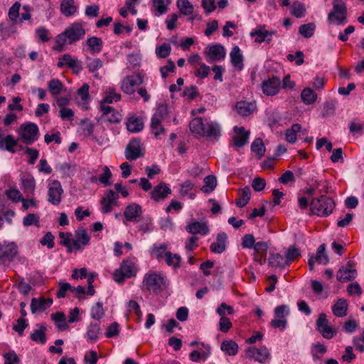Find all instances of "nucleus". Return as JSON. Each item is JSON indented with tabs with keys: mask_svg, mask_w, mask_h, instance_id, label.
I'll return each instance as SVG.
<instances>
[{
	"mask_svg": "<svg viewBox=\"0 0 364 364\" xmlns=\"http://www.w3.org/2000/svg\"><path fill=\"white\" fill-rule=\"evenodd\" d=\"M86 31L83 25L81 23L75 22L55 37L53 49L58 52H61L65 50L67 44L71 45L82 39Z\"/></svg>",
	"mask_w": 364,
	"mask_h": 364,
	"instance_id": "obj_1",
	"label": "nucleus"
},
{
	"mask_svg": "<svg viewBox=\"0 0 364 364\" xmlns=\"http://www.w3.org/2000/svg\"><path fill=\"white\" fill-rule=\"evenodd\" d=\"M192 133L203 136H207L211 139H218L220 135V129L218 124L213 122H208L204 124L200 117L194 118L189 124Z\"/></svg>",
	"mask_w": 364,
	"mask_h": 364,
	"instance_id": "obj_2",
	"label": "nucleus"
},
{
	"mask_svg": "<svg viewBox=\"0 0 364 364\" xmlns=\"http://www.w3.org/2000/svg\"><path fill=\"white\" fill-rule=\"evenodd\" d=\"M310 205L312 213L318 216H328L335 207L333 200L325 196L312 200Z\"/></svg>",
	"mask_w": 364,
	"mask_h": 364,
	"instance_id": "obj_3",
	"label": "nucleus"
},
{
	"mask_svg": "<svg viewBox=\"0 0 364 364\" xmlns=\"http://www.w3.org/2000/svg\"><path fill=\"white\" fill-rule=\"evenodd\" d=\"M346 14L347 9L345 3L342 0H334L333 9L328 15V20L331 23L343 24L346 21Z\"/></svg>",
	"mask_w": 364,
	"mask_h": 364,
	"instance_id": "obj_4",
	"label": "nucleus"
},
{
	"mask_svg": "<svg viewBox=\"0 0 364 364\" xmlns=\"http://www.w3.org/2000/svg\"><path fill=\"white\" fill-rule=\"evenodd\" d=\"M137 268L134 263L131 260H124L120 267L116 269L114 272V279L118 282L121 283L124 281V278H130L136 274Z\"/></svg>",
	"mask_w": 364,
	"mask_h": 364,
	"instance_id": "obj_5",
	"label": "nucleus"
},
{
	"mask_svg": "<svg viewBox=\"0 0 364 364\" xmlns=\"http://www.w3.org/2000/svg\"><path fill=\"white\" fill-rule=\"evenodd\" d=\"M316 325L317 331L326 339H331L337 334V328L329 325L326 315L324 313L318 315Z\"/></svg>",
	"mask_w": 364,
	"mask_h": 364,
	"instance_id": "obj_6",
	"label": "nucleus"
},
{
	"mask_svg": "<svg viewBox=\"0 0 364 364\" xmlns=\"http://www.w3.org/2000/svg\"><path fill=\"white\" fill-rule=\"evenodd\" d=\"M245 356L248 359L262 363L270 359L271 354L266 346L250 347L245 350Z\"/></svg>",
	"mask_w": 364,
	"mask_h": 364,
	"instance_id": "obj_7",
	"label": "nucleus"
},
{
	"mask_svg": "<svg viewBox=\"0 0 364 364\" xmlns=\"http://www.w3.org/2000/svg\"><path fill=\"white\" fill-rule=\"evenodd\" d=\"M38 128L34 123H26L20 127L21 136L26 144H31L38 138Z\"/></svg>",
	"mask_w": 364,
	"mask_h": 364,
	"instance_id": "obj_8",
	"label": "nucleus"
},
{
	"mask_svg": "<svg viewBox=\"0 0 364 364\" xmlns=\"http://www.w3.org/2000/svg\"><path fill=\"white\" fill-rule=\"evenodd\" d=\"M125 157L129 161H134L144 156V153L139 139H133L125 149Z\"/></svg>",
	"mask_w": 364,
	"mask_h": 364,
	"instance_id": "obj_9",
	"label": "nucleus"
},
{
	"mask_svg": "<svg viewBox=\"0 0 364 364\" xmlns=\"http://www.w3.org/2000/svg\"><path fill=\"white\" fill-rule=\"evenodd\" d=\"M18 247L14 242L0 244V264L10 262L16 256Z\"/></svg>",
	"mask_w": 364,
	"mask_h": 364,
	"instance_id": "obj_10",
	"label": "nucleus"
},
{
	"mask_svg": "<svg viewBox=\"0 0 364 364\" xmlns=\"http://www.w3.org/2000/svg\"><path fill=\"white\" fill-rule=\"evenodd\" d=\"M358 275L357 270L352 262H348L345 266H342L336 274L337 279L341 282H346L353 280Z\"/></svg>",
	"mask_w": 364,
	"mask_h": 364,
	"instance_id": "obj_11",
	"label": "nucleus"
},
{
	"mask_svg": "<svg viewBox=\"0 0 364 364\" xmlns=\"http://www.w3.org/2000/svg\"><path fill=\"white\" fill-rule=\"evenodd\" d=\"M227 309V314L231 315L234 313V309L231 306L228 305L225 303H222L217 309L216 312L220 316L219 322V328L222 332H228L232 327V323L230 319L225 317V313L223 309Z\"/></svg>",
	"mask_w": 364,
	"mask_h": 364,
	"instance_id": "obj_12",
	"label": "nucleus"
},
{
	"mask_svg": "<svg viewBox=\"0 0 364 364\" xmlns=\"http://www.w3.org/2000/svg\"><path fill=\"white\" fill-rule=\"evenodd\" d=\"M143 83V78L139 74H134L125 77L121 85L122 90L129 95L135 92V87Z\"/></svg>",
	"mask_w": 364,
	"mask_h": 364,
	"instance_id": "obj_13",
	"label": "nucleus"
},
{
	"mask_svg": "<svg viewBox=\"0 0 364 364\" xmlns=\"http://www.w3.org/2000/svg\"><path fill=\"white\" fill-rule=\"evenodd\" d=\"M143 282L147 289L156 291L164 284V278L154 272L148 273L145 274Z\"/></svg>",
	"mask_w": 364,
	"mask_h": 364,
	"instance_id": "obj_14",
	"label": "nucleus"
},
{
	"mask_svg": "<svg viewBox=\"0 0 364 364\" xmlns=\"http://www.w3.org/2000/svg\"><path fill=\"white\" fill-rule=\"evenodd\" d=\"M118 198V194L112 190H109L106 192L100 200L102 212L103 213H108L111 212L112 210V205L117 203Z\"/></svg>",
	"mask_w": 364,
	"mask_h": 364,
	"instance_id": "obj_15",
	"label": "nucleus"
},
{
	"mask_svg": "<svg viewBox=\"0 0 364 364\" xmlns=\"http://www.w3.org/2000/svg\"><path fill=\"white\" fill-rule=\"evenodd\" d=\"M281 82L279 77H273L265 80L262 83V90L267 96H273L278 93Z\"/></svg>",
	"mask_w": 364,
	"mask_h": 364,
	"instance_id": "obj_16",
	"label": "nucleus"
},
{
	"mask_svg": "<svg viewBox=\"0 0 364 364\" xmlns=\"http://www.w3.org/2000/svg\"><path fill=\"white\" fill-rule=\"evenodd\" d=\"M63 191L59 181H53L48 187V201L53 205H58L61 201Z\"/></svg>",
	"mask_w": 364,
	"mask_h": 364,
	"instance_id": "obj_17",
	"label": "nucleus"
},
{
	"mask_svg": "<svg viewBox=\"0 0 364 364\" xmlns=\"http://www.w3.org/2000/svg\"><path fill=\"white\" fill-rule=\"evenodd\" d=\"M235 108L241 117H248L257 110V105L255 102L241 100L235 104Z\"/></svg>",
	"mask_w": 364,
	"mask_h": 364,
	"instance_id": "obj_18",
	"label": "nucleus"
},
{
	"mask_svg": "<svg viewBox=\"0 0 364 364\" xmlns=\"http://www.w3.org/2000/svg\"><path fill=\"white\" fill-rule=\"evenodd\" d=\"M101 110L102 112L103 119L105 122L109 123H118L122 119V115L119 112L114 110L110 106L100 105Z\"/></svg>",
	"mask_w": 364,
	"mask_h": 364,
	"instance_id": "obj_19",
	"label": "nucleus"
},
{
	"mask_svg": "<svg viewBox=\"0 0 364 364\" xmlns=\"http://www.w3.org/2000/svg\"><path fill=\"white\" fill-rule=\"evenodd\" d=\"M92 140L100 146L105 145L109 142V137L107 129L102 123H98L96 125Z\"/></svg>",
	"mask_w": 364,
	"mask_h": 364,
	"instance_id": "obj_20",
	"label": "nucleus"
},
{
	"mask_svg": "<svg viewBox=\"0 0 364 364\" xmlns=\"http://www.w3.org/2000/svg\"><path fill=\"white\" fill-rule=\"evenodd\" d=\"M171 193V190L164 182L159 183L151 192V198L158 202L160 200L165 199L168 195Z\"/></svg>",
	"mask_w": 364,
	"mask_h": 364,
	"instance_id": "obj_21",
	"label": "nucleus"
},
{
	"mask_svg": "<svg viewBox=\"0 0 364 364\" xmlns=\"http://www.w3.org/2000/svg\"><path fill=\"white\" fill-rule=\"evenodd\" d=\"M325 245H321L317 250L316 255L315 257H311L309 259V266L311 271L314 269V264L315 262L323 265L328 264V258L327 255L325 253Z\"/></svg>",
	"mask_w": 364,
	"mask_h": 364,
	"instance_id": "obj_22",
	"label": "nucleus"
},
{
	"mask_svg": "<svg viewBox=\"0 0 364 364\" xmlns=\"http://www.w3.org/2000/svg\"><path fill=\"white\" fill-rule=\"evenodd\" d=\"M90 241L88 236L85 229H79L75 232V237L73 239V247L74 250H80L85 245H87Z\"/></svg>",
	"mask_w": 364,
	"mask_h": 364,
	"instance_id": "obj_23",
	"label": "nucleus"
},
{
	"mask_svg": "<svg viewBox=\"0 0 364 364\" xmlns=\"http://www.w3.org/2000/svg\"><path fill=\"white\" fill-rule=\"evenodd\" d=\"M85 46L86 47L85 50L89 52L91 54H97L100 53L102 50L103 41L102 40L96 36H92L88 38L85 43Z\"/></svg>",
	"mask_w": 364,
	"mask_h": 364,
	"instance_id": "obj_24",
	"label": "nucleus"
},
{
	"mask_svg": "<svg viewBox=\"0 0 364 364\" xmlns=\"http://www.w3.org/2000/svg\"><path fill=\"white\" fill-rule=\"evenodd\" d=\"M235 136H233L234 146L237 147H242L247 143L250 132H246L243 127H234Z\"/></svg>",
	"mask_w": 364,
	"mask_h": 364,
	"instance_id": "obj_25",
	"label": "nucleus"
},
{
	"mask_svg": "<svg viewBox=\"0 0 364 364\" xmlns=\"http://www.w3.org/2000/svg\"><path fill=\"white\" fill-rule=\"evenodd\" d=\"M141 213V207L136 203H132L125 208L124 216L127 220L137 221Z\"/></svg>",
	"mask_w": 364,
	"mask_h": 364,
	"instance_id": "obj_26",
	"label": "nucleus"
},
{
	"mask_svg": "<svg viewBox=\"0 0 364 364\" xmlns=\"http://www.w3.org/2000/svg\"><path fill=\"white\" fill-rule=\"evenodd\" d=\"M53 303L51 299H32L31 303V310L33 314H35L38 311H44L48 309Z\"/></svg>",
	"mask_w": 364,
	"mask_h": 364,
	"instance_id": "obj_27",
	"label": "nucleus"
},
{
	"mask_svg": "<svg viewBox=\"0 0 364 364\" xmlns=\"http://www.w3.org/2000/svg\"><path fill=\"white\" fill-rule=\"evenodd\" d=\"M275 33L274 31H268L263 28H260L258 30L251 32L250 35L252 37H255V41L257 43L262 42H270L272 36Z\"/></svg>",
	"mask_w": 364,
	"mask_h": 364,
	"instance_id": "obj_28",
	"label": "nucleus"
},
{
	"mask_svg": "<svg viewBox=\"0 0 364 364\" xmlns=\"http://www.w3.org/2000/svg\"><path fill=\"white\" fill-rule=\"evenodd\" d=\"M186 230L193 235L200 234L206 235L208 231V227L206 223L193 222L186 226Z\"/></svg>",
	"mask_w": 364,
	"mask_h": 364,
	"instance_id": "obj_29",
	"label": "nucleus"
},
{
	"mask_svg": "<svg viewBox=\"0 0 364 364\" xmlns=\"http://www.w3.org/2000/svg\"><path fill=\"white\" fill-rule=\"evenodd\" d=\"M208 54L212 60H220L225 57V50L221 45H213L208 48Z\"/></svg>",
	"mask_w": 364,
	"mask_h": 364,
	"instance_id": "obj_30",
	"label": "nucleus"
},
{
	"mask_svg": "<svg viewBox=\"0 0 364 364\" xmlns=\"http://www.w3.org/2000/svg\"><path fill=\"white\" fill-rule=\"evenodd\" d=\"M348 304L344 299H339L332 306L333 314L337 317H343L347 315Z\"/></svg>",
	"mask_w": 364,
	"mask_h": 364,
	"instance_id": "obj_31",
	"label": "nucleus"
},
{
	"mask_svg": "<svg viewBox=\"0 0 364 364\" xmlns=\"http://www.w3.org/2000/svg\"><path fill=\"white\" fill-rule=\"evenodd\" d=\"M297 133H302V135H305L307 131L306 129L302 130L299 124H294L290 129L286 131V140L289 143H294L296 140Z\"/></svg>",
	"mask_w": 364,
	"mask_h": 364,
	"instance_id": "obj_32",
	"label": "nucleus"
},
{
	"mask_svg": "<svg viewBox=\"0 0 364 364\" xmlns=\"http://www.w3.org/2000/svg\"><path fill=\"white\" fill-rule=\"evenodd\" d=\"M227 235L224 232L219 233L217 236L216 241L210 245V250L215 253L220 254L225 250V242Z\"/></svg>",
	"mask_w": 364,
	"mask_h": 364,
	"instance_id": "obj_33",
	"label": "nucleus"
},
{
	"mask_svg": "<svg viewBox=\"0 0 364 364\" xmlns=\"http://www.w3.org/2000/svg\"><path fill=\"white\" fill-rule=\"evenodd\" d=\"M251 190L248 186L241 188L238 191V198L236 200L235 203L237 206L242 208L245 206L250 200Z\"/></svg>",
	"mask_w": 364,
	"mask_h": 364,
	"instance_id": "obj_34",
	"label": "nucleus"
},
{
	"mask_svg": "<svg viewBox=\"0 0 364 364\" xmlns=\"http://www.w3.org/2000/svg\"><path fill=\"white\" fill-rule=\"evenodd\" d=\"M230 58H231V63L233 65V66L238 69L239 70H241L242 68V60L243 57L242 55L240 53V49L238 46H235L232 48L230 53Z\"/></svg>",
	"mask_w": 364,
	"mask_h": 364,
	"instance_id": "obj_35",
	"label": "nucleus"
},
{
	"mask_svg": "<svg viewBox=\"0 0 364 364\" xmlns=\"http://www.w3.org/2000/svg\"><path fill=\"white\" fill-rule=\"evenodd\" d=\"M127 128L130 132H139L144 128L142 120L138 117H129L127 122Z\"/></svg>",
	"mask_w": 364,
	"mask_h": 364,
	"instance_id": "obj_36",
	"label": "nucleus"
},
{
	"mask_svg": "<svg viewBox=\"0 0 364 364\" xmlns=\"http://www.w3.org/2000/svg\"><path fill=\"white\" fill-rule=\"evenodd\" d=\"M220 349L228 355H235L238 351V345L232 340H225L222 342Z\"/></svg>",
	"mask_w": 364,
	"mask_h": 364,
	"instance_id": "obj_37",
	"label": "nucleus"
},
{
	"mask_svg": "<svg viewBox=\"0 0 364 364\" xmlns=\"http://www.w3.org/2000/svg\"><path fill=\"white\" fill-rule=\"evenodd\" d=\"M38 326V328L35 330L33 333H31V338L35 342L43 344L46 341V327L44 324H39Z\"/></svg>",
	"mask_w": 364,
	"mask_h": 364,
	"instance_id": "obj_38",
	"label": "nucleus"
},
{
	"mask_svg": "<svg viewBox=\"0 0 364 364\" xmlns=\"http://www.w3.org/2000/svg\"><path fill=\"white\" fill-rule=\"evenodd\" d=\"M60 11L65 16H70L77 11V6L74 0H63L60 4Z\"/></svg>",
	"mask_w": 364,
	"mask_h": 364,
	"instance_id": "obj_39",
	"label": "nucleus"
},
{
	"mask_svg": "<svg viewBox=\"0 0 364 364\" xmlns=\"http://www.w3.org/2000/svg\"><path fill=\"white\" fill-rule=\"evenodd\" d=\"M21 181L24 191L28 193H33L36 188L33 176L31 174H25L22 176Z\"/></svg>",
	"mask_w": 364,
	"mask_h": 364,
	"instance_id": "obj_40",
	"label": "nucleus"
},
{
	"mask_svg": "<svg viewBox=\"0 0 364 364\" xmlns=\"http://www.w3.org/2000/svg\"><path fill=\"white\" fill-rule=\"evenodd\" d=\"M269 264L274 267H284L287 266L285 258L279 253L270 254L269 257Z\"/></svg>",
	"mask_w": 364,
	"mask_h": 364,
	"instance_id": "obj_41",
	"label": "nucleus"
},
{
	"mask_svg": "<svg viewBox=\"0 0 364 364\" xmlns=\"http://www.w3.org/2000/svg\"><path fill=\"white\" fill-rule=\"evenodd\" d=\"M120 94L115 92L113 88L109 87L106 90L105 92V97L101 102L100 105L102 103L106 105V103L110 104L113 102H118L120 100Z\"/></svg>",
	"mask_w": 364,
	"mask_h": 364,
	"instance_id": "obj_42",
	"label": "nucleus"
},
{
	"mask_svg": "<svg viewBox=\"0 0 364 364\" xmlns=\"http://www.w3.org/2000/svg\"><path fill=\"white\" fill-rule=\"evenodd\" d=\"M177 6L183 15L188 16L193 12V6L188 0H178Z\"/></svg>",
	"mask_w": 364,
	"mask_h": 364,
	"instance_id": "obj_43",
	"label": "nucleus"
},
{
	"mask_svg": "<svg viewBox=\"0 0 364 364\" xmlns=\"http://www.w3.org/2000/svg\"><path fill=\"white\" fill-rule=\"evenodd\" d=\"M251 150L256 154L259 159L264 156L265 148L262 139L257 138L254 140L251 144Z\"/></svg>",
	"mask_w": 364,
	"mask_h": 364,
	"instance_id": "obj_44",
	"label": "nucleus"
},
{
	"mask_svg": "<svg viewBox=\"0 0 364 364\" xmlns=\"http://www.w3.org/2000/svg\"><path fill=\"white\" fill-rule=\"evenodd\" d=\"M205 185L201 188V191L208 193L212 192L217 185L216 178L214 176H208L204 178Z\"/></svg>",
	"mask_w": 364,
	"mask_h": 364,
	"instance_id": "obj_45",
	"label": "nucleus"
},
{
	"mask_svg": "<svg viewBox=\"0 0 364 364\" xmlns=\"http://www.w3.org/2000/svg\"><path fill=\"white\" fill-rule=\"evenodd\" d=\"M303 102L306 105L313 104L317 98L316 94L311 88H305L301 95Z\"/></svg>",
	"mask_w": 364,
	"mask_h": 364,
	"instance_id": "obj_46",
	"label": "nucleus"
},
{
	"mask_svg": "<svg viewBox=\"0 0 364 364\" xmlns=\"http://www.w3.org/2000/svg\"><path fill=\"white\" fill-rule=\"evenodd\" d=\"M170 3L171 0H153V7L157 15L166 13Z\"/></svg>",
	"mask_w": 364,
	"mask_h": 364,
	"instance_id": "obj_47",
	"label": "nucleus"
},
{
	"mask_svg": "<svg viewBox=\"0 0 364 364\" xmlns=\"http://www.w3.org/2000/svg\"><path fill=\"white\" fill-rule=\"evenodd\" d=\"M63 87V83L58 79H53L48 82V89L53 95L60 94Z\"/></svg>",
	"mask_w": 364,
	"mask_h": 364,
	"instance_id": "obj_48",
	"label": "nucleus"
},
{
	"mask_svg": "<svg viewBox=\"0 0 364 364\" xmlns=\"http://www.w3.org/2000/svg\"><path fill=\"white\" fill-rule=\"evenodd\" d=\"M316 26L314 23H309L300 26L299 28V33L304 38L311 37L315 31Z\"/></svg>",
	"mask_w": 364,
	"mask_h": 364,
	"instance_id": "obj_49",
	"label": "nucleus"
},
{
	"mask_svg": "<svg viewBox=\"0 0 364 364\" xmlns=\"http://www.w3.org/2000/svg\"><path fill=\"white\" fill-rule=\"evenodd\" d=\"M151 132L154 134L155 136H159L161 134H164L165 133V129L161 124V121H159L156 117L151 118Z\"/></svg>",
	"mask_w": 364,
	"mask_h": 364,
	"instance_id": "obj_50",
	"label": "nucleus"
},
{
	"mask_svg": "<svg viewBox=\"0 0 364 364\" xmlns=\"http://www.w3.org/2000/svg\"><path fill=\"white\" fill-rule=\"evenodd\" d=\"M87 68L91 73L98 70L103 66V63L100 58H87Z\"/></svg>",
	"mask_w": 364,
	"mask_h": 364,
	"instance_id": "obj_51",
	"label": "nucleus"
},
{
	"mask_svg": "<svg viewBox=\"0 0 364 364\" xmlns=\"http://www.w3.org/2000/svg\"><path fill=\"white\" fill-rule=\"evenodd\" d=\"M81 123L82 124V131L85 136H90L92 139L96 125H94L88 119L82 120Z\"/></svg>",
	"mask_w": 364,
	"mask_h": 364,
	"instance_id": "obj_52",
	"label": "nucleus"
},
{
	"mask_svg": "<svg viewBox=\"0 0 364 364\" xmlns=\"http://www.w3.org/2000/svg\"><path fill=\"white\" fill-rule=\"evenodd\" d=\"M89 85L87 84H84L82 86L78 89L77 95L80 98V101L79 102L82 105H85L87 103L89 99Z\"/></svg>",
	"mask_w": 364,
	"mask_h": 364,
	"instance_id": "obj_53",
	"label": "nucleus"
},
{
	"mask_svg": "<svg viewBox=\"0 0 364 364\" xmlns=\"http://www.w3.org/2000/svg\"><path fill=\"white\" fill-rule=\"evenodd\" d=\"M100 328L98 323H91L87 331L88 338L91 341H96L98 338V334L100 333Z\"/></svg>",
	"mask_w": 364,
	"mask_h": 364,
	"instance_id": "obj_54",
	"label": "nucleus"
},
{
	"mask_svg": "<svg viewBox=\"0 0 364 364\" xmlns=\"http://www.w3.org/2000/svg\"><path fill=\"white\" fill-rule=\"evenodd\" d=\"M165 261L168 266L176 268L180 266L181 257L177 254H172L169 252L168 254H166Z\"/></svg>",
	"mask_w": 364,
	"mask_h": 364,
	"instance_id": "obj_55",
	"label": "nucleus"
},
{
	"mask_svg": "<svg viewBox=\"0 0 364 364\" xmlns=\"http://www.w3.org/2000/svg\"><path fill=\"white\" fill-rule=\"evenodd\" d=\"M1 145H5L6 149L11 153H14V147L17 145V141L14 139L11 135L6 136L3 139L1 142Z\"/></svg>",
	"mask_w": 364,
	"mask_h": 364,
	"instance_id": "obj_56",
	"label": "nucleus"
},
{
	"mask_svg": "<svg viewBox=\"0 0 364 364\" xmlns=\"http://www.w3.org/2000/svg\"><path fill=\"white\" fill-rule=\"evenodd\" d=\"M306 7L300 2H294L291 6V14L296 18H301L304 16Z\"/></svg>",
	"mask_w": 364,
	"mask_h": 364,
	"instance_id": "obj_57",
	"label": "nucleus"
},
{
	"mask_svg": "<svg viewBox=\"0 0 364 364\" xmlns=\"http://www.w3.org/2000/svg\"><path fill=\"white\" fill-rule=\"evenodd\" d=\"M300 255V251L298 248H296L295 247H290L287 251L286 252L285 255V260L287 261V266L296 259Z\"/></svg>",
	"mask_w": 364,
	"mask_h": 364,
	"instance_id": "obj_58",
	"label": "nucleus"
},
{
	"mask_svg": "<svg viewBox=\"0 0 364 364\" xmlns=\"http://www.w3.org/2000/svg\"><path fill=\"white\" fill-rule=\"evenodd\" d=\"M105 311L102 307V304L100 302H97L92 309L91 316L94 319L100 320L103 317Z\"/></svg>",
	"mask_w": 364,
	"mask_h": 364,
	"instance_id": "obj_59",
	"label": "nucleus"
},
{
	"mask_svg": "<svg viewBox=\"0 0 364 364\" xmlns=\"http://www.w3.org/2000/svg\"><path fill=\"white\" fill-rule=\"evenodd\" d=\"M71 233H63L59 234L60 237L62 239L61 244L67 247L68 252H71L73 250V239H70Z\"/></svg>",
	"mask_w": 364,
	"mask_h": 364,
	"instance_id": "obj_60",
	"label": "nucleus"
},
{
	"mask_svg": "<svg viewBox=\"0 0 364 364\" xmlns=\"http://www.w3.org/2000/svg\"><path fill=\"white\" fill-rule=\"evenodd\" d=\"M171 50V48L170 44L164 43L156 48V53L159 58H165L169 55Z\"/></svg>",
	"mask_w": 364,
	"mask_h": 364,
	"instance_id": "obj_61",
	"label": "nucleus"
},
{
	"mask_svg": "<svg viewBox=\"0 0 364 364\" xmlns=\"http://www.w3.org/2000/svg\"><path fill=\"white\" fill-rule=\"evenodd\" d=\"M350 132L353 134H362L364 130V123L352 121L349 125Z\"/></svg>",
	"mask_w": 364,
	"mask_h": 364,
	"instance_id": "obj_62",
	"label": "nucleus"
},
{
	"mask_svg": "<svg viewBox=\"0 0 364 364\" xmlns=\"http://www.w3.org/2000/svg\"><path fill=\"white\" fill-rule=\"evenodd\" d=\"M269 248V245L265 242H258L254 246V250L257 254L261 255L262 257H265L267 251Z\"/></svg>",
	"mask_w": 364,
	"mask_h": 364,
	"instance_id": "obj_63",
	"label": "nucleus"
},
{
	"mask_svg": "<svg viewBox=\"0 0 364 364\" xmlns=\"http://www.w3.org/2000/svg\"><path fill=\"white\" fill-rule=\"evenodd\" d=\"M169 252L166 251V246L163 245L159 247H154L152 250V254L159 259L166 258V254Z\"/></svg>",
	"mask_w": 364,
	"mask_h": 364,
	"instance_id": "obj_64",
	"label": "nucleus"
}]
</instances>
